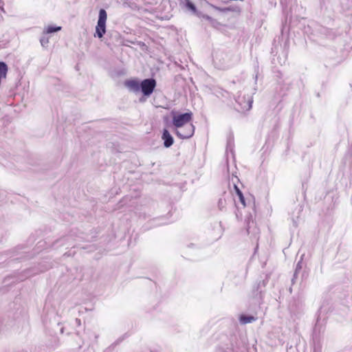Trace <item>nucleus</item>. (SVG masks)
<instances>
[{
	"instance_id": "obj_1",
	"label": "nucleus",
	"mask_w": 352,
	"mask_h": 352,
	"mask_svg": "<svg viewBox=\"0 0 352 352\" xmlns=\"http://www.w3.org/2000/svg\"><path fill=\"white\" fill-rule=\"evenodd\" d=\"M107 14L104 9H100L99 11V17L97 25L96 27L95 36L101 38L106 32V21Z\"/></svg>"
},
{
	"instance_id": "obj_2",
	"label": "nucleus",
	"mask_w": 352,
	"mask_h": 352,
	"mask_svg": "<svg viewBox=\"0 0 352 352\" xmlns=\"http://www.w3.org/2000/svg\"><path fill=\"white\" fill-rule=\"evenodd\" d=\"M192 113L187 112L182 114L175 115L173 117V124L177 128L184 125L192 124Z\"/></svg>"
},
{
	"instance_id": "obj_3",
	"label": "nucleus",
	"mask_w": 352,
	"mask_h": 352,
	"mask_svg": "<svg viewBox=\"0 0 352 352\" xmlns=\"http://www.w3.org/2000/svg\"><path fill=\"white\" fill-rule=\"evenodd\" d=\"M176 129V135L182 139H187L192 137L195 132V126L192 124H186Z\"/></svg>"
},
{
	"instance_id": "obj_4",
	"label": "nucleus",
	"mask_w": 352,
	"mask_h": 352,
	"mask_svg": "<svg viewBox=\"0 0 352 352\" xmlns=\"http://www.w3.org/2000/svg\"><path fill=\"white\" fill-rule=\"evenodd\" d=\"M156 86V81L153 78L145 79L140 83V88L145 96L151 95Z\"/></svg>"
},
{
	"instance_id": "obj_5",
	"label": "nucleus",
	"mask_w": 352,
	"mask_h": 352,
	"mask_svg": "<svg viewBox=\"0 0 352 352\" xmlns=\"http://www.w3.org/2000/svg\"><path fill=\"white\" fill-rule=\"evenodd\" d=\"M162 139L164 140V145L168 148L173 144V138L167 129L163 131Z\"/></svg>"
},
{
	"instance_id": "obj_6",
	"label": "nucleus",
	"mask_w": 352,
	"mask_h": 352,
	"mask_svg": "<svg viewBox=\"0 0 352 352\" xmlns=\"http://www.w3.org/2000/svg\"><path fill=\"white\" fill-rule=\"evenodd\" d=\"M125 86L129 88L131 91L137 92L140 89V84L139 82L134 79H131L125 81Z\"/></svg>"
},
{
	"instance_id": "obj_7",
	"label": "nucleus",
	"mask_w": 352,
	"mask_h": 352,
	"mask_svg": "<svg viewBox=\"0 0 352 352\" xmlns=\"http://www.w3.org/2000/svg\"><path fill=\"white\" fill-rule=\"evenodd\" d=\"M256 318L254 316L241 315L239 318V320L242 324L250 323L254 321Z\"/></svg>"
},
{
	"instance_id": "obj_8",
	"label": "nucleus",
	"mask_w": 352,
	"mask_h": 352,
	"mask_svg": "<svg viewBox=\"0 0 352 352\" xmlns=\"http://www.w3.org/2000/svg\"><path fill=\"white\" fill-rule=\"evenodd\" d=\"M234 190H235L236 195L239 197V199L241 203L243 204V206H245V199H244L242 192L240 190V189L236 185L234 186Z\"/></svg>"
},
{
	"instance_id": "obj_9",
	"label": "nucleus",
	"mask_w": 352,
	"mask_h": 352,
	"mask_svg": "<svg viewBox=\"0 0 352 352\" xmlns=\"http://www.w3.org/2000/svg\"><path fill=\"white\" fill-rule=\"evenodd\" d=\"M60 30H61L60 26L54 27V26L49 25L45 29L44 32L45 34H51V33L59 31Z\"/></svg>"
},
{
	"instance_id": "obj_10",
	"label": "nucleus",
	"mask_w": 352,
	"mask_h": 352,
	"mask_svg": "<svg viewBox=\"0 0 352 352\" xmlns=\"http://www.w3.org/2000/svg\"><path fill=\"white\" fill-rule=\"evenodd\" d=\"M186 6L188 9L190 10L192 12L196 13L197 10L194 2L192 0L186 1Z\"/></svg>"
},
{
	"instance_id": "obj_11",
	"label": "nucleus",
	"mask_w": 352,
	"mask_h": 352,
	"mask_svg": "<svg viewBox=\"0 0 352 352\" xmlns=\"http://www.w3.org/2000/svg\"><path fill=\"white\" fill-rule=\"evenodd\" d=\"M212 7H213L214 9L217 10H220V11H222V10H223V9L219 8H218V7H216V6H212Z\"/></svg>"
}]
</instances>
